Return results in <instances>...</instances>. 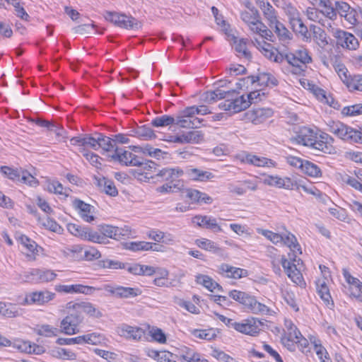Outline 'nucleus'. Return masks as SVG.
Returning a JSON list of instances; mask_svg holds the SVG:
<instances>
[{"mask_svg":"<svg viewBox=\"0 0 362 362\" xmlns=\"http://www.w3.org/2000/svg\"><path fill=\"white\" fill-rule=\"evenodd\" d=\"M211 113V111L209 110L208 107L206 105H200L199 107L197 106H190L185 108V114L187 115H193L194 116L197 114H200L202 115H207Z\"/></svg>","mask_w":362,"mask_h":362,"instance_id":"57","label":"nucleus"},{"mask_svg":"<svg viewBox=\"0 0 362 362\" xmlns=\"http://www.w3.org/2000/svg\"><path fill=\"white\" fill-rule=\"evenodd\" d=\"M346 85L350 90L362 91V75H354L349 76L346 81Z\"/></svg>","mask_w":362,"mask_h":362,"instance_id":"48","label":"nucleus"},{"mask_svg":"<svg viewBox=\"0 0 362 362\" xmlns=\"http://www.w3.org/2000/svg\"><path fill=\"white\" fill-rule=\"evenodd\" d=\"M88 228H83L74 223H69L67 225L68 230L74 235L81 238V239L85 238L86 230Z\"/></svg>","mask_w":362,"mask_h":362,"instance_id":"59","label":"nucleus"},{"mask_svg":"<svg viewBox=\"0 0 362 362\" xmlns=\"http://www.w3.org/2000/svg\"><path fill=\"white\" fill-rule=\"evenodd\" d=\"M40 274V269H32L30 272H25L23 274V279L27 282H35L38 283L40 279H38Z\"/></svg>","mask_w":362,"mask_h":362,"instance_id":"63","label":"nucleus"},{"mask_svg":"<svg viewBox=\"0 0 362 362\" xmlns=\"http://www.w3.org/2000/svg\"><path fill=\"white\" fill-rule=\"evenodd\" d=\"M259 233L262 234L267 239L274 244L281 243L283 240V235L279 233H274L268 230L258 229Z\"/></svg>","mask_w":362,"mask_h":362,"instance_id":"61","label":"nucleus"},{"mask_svg":"<svg viewBox=\"0 0 362 362\" xmlns=\"http://www.w3.org/2000/svg\"><path fill=\"white\" fill-rule=\"evenodd\" d=\"M37 334L46 337H52L54 336H57L58 334L62 333L61 330L53 327L51 325H42L39 327V328L37 330Z\"/></svg>","mask_w":362,"mask_h":362,"instance_id":"47","label":"nucleus"},{"mask_svg":"<svg viewBox=\"0 0 362 362\" xmlns=\"http://www.w3.org/2000/svg\"><path fill=\"white\" fill-rule=\"evenodd\" d=\"M156 173L154 177H160L162 180L170 181L171 183L177 182V180L184 174L183 170L180 168H165L162 170H156Z\"/></svg>","mask_w":362,"mask_h":362,"instance_id":"20","label":"nucleus"},{"mask_svg":"<svg viewBox=\"0 0 362 362\" xmlns=\"http://www.w3.org/2000/svg\"><path fill=\"white\" fill-rule=\"evenodd\" d=\"M99 230L106 239L110 238L115 240H119L122 237L127 236L130 232L128 227L119 228L105 224L99 226Z\"/></svg>","mask_w":362,"mask_h":362,"instance_id":"12","label":"nucleus"},{"mask_svg":"<svg viewBox=\"0 0 362 362\" xmlns=\"http://www.w3.org/2000/svg\"><path fill=\"white\" fill-rule=\"evenodd\" d=\"M226 35L227 40L234 46L235 50L244 57H247L249 55L247 51V40L245 38L238 39L234 35L231 34L230 32H228L227 28H226Z\"/></svg>","mask_w":362,"mask_h":362,"instance_id":"23","label":"nucleus"},{"mask_svg":"<svg viewBox=\"0 0 362 362\" xmlns=\"http://www.w3.org/2000/svg\"><path fill=\"white\" fill-rule=\"evenodd\" d=\"M268 21L270 23V27L274 29V32L278 36L279 40L283 45L288 43L291 40L292 34L288 30L283 23L276 19V15L274 16V20L269 19Z\"/></svg>","mask_w":362,"mask_h":362,"instance_id":"16","label":"nucleus"},{"mask_svg":"<svg viewBox=\"0 0 362 362\" xmlns=\"http://www.w3.org/2000/svg\"><path fill=\"white\" fill-rule=\"evenodd\" d=\"M185 134L186 143L198 144L204 139V134L201 131H189Z\"/></svg>","mask_w":362,"mask_h":362,"instance_id":"55","label":"nucleus"},{"mask_svg":"<svg viewBox=\"0 0 362 362\" xmlns=\"http://www.w3.org/2000/svg\"><path fill=\"white\" fill-rule=\"evenodd\" d=\"M135 134L138 138L143 140H148L156 137L153 131L150 127L145 125L139 127L135 130Z\"/></svg>","mask_w":362,"mask_h":362,"instance_id":"50","label":"nucleus"},{"mask_svg":"<svg viewBox=\"0 0 362 362\" xmlns=\"http://www.w3.org/2000/svg\"><path fill=\"white\" fill-rule=\"evenodd\" d=\"M264 322L255 317H250V336H255L264 327Z\"/></svg>","mask_w":362,"mask_h":362,"instance_id":"60","label":"nucleus"},{"mask_svg":"<svg viewBox=\"0 0 362 362\" xmlns=\"http://www.w3.org/2000/svg\"><path fill=\"white\" fill-rule=\"evenodd\" d=\"M317 290L319 296L322 298V300L329 305L331 302V304L333 305V301L332 300L331 295L329 293V288L325 281L319 279L317 283Z\"/></svg>","mask_w":362,"mask_h":362,"instance_id":"36","label":"nucleus"},{"mask_svg":"<svg viewBox=\"0 0 362 362\" xmlns=\"http://www.w3.org/2000/svg\"><path fill=\"white\" fill-rule=\"evenodd\" d=\"M250 312L255 314H267L269 308L264 304L258 302L254 297L250 296Z\"/></svg>","mask_w":362,"mask_h":362,"instance_id":"52","label":"nucleus"},{"mask_svg":"<svg viewBox=\"0 0 362 362\" xmlns=\"http://www.w3.org/2000/svg\"><path fill=\"white\" fill-rule=\"evenodd\" d=\"M196 244L197 246L203 250L211 252L214 254H217L219 255H222L221 248L218 247L217 245L208 239H198L196 240Z\"/></svg>","mask_w":362,"mask_h":362,"instance_id":"37","label":"nucleus"},{"mask_svg":"<svg viewBox=\"0 0 362 362\" xmlns=\"http://www.w3.org/2000/svg\"><path fill=\"white\" fill-rule=\"evenodd\" d=\"M256 4L262 11L264 17L269 19H274L275 9L267 0H255Z\"/></svg>","mask_w":362,"mask_h":362,"instance_id":"38","label":"nucleus"},{"mask_svg":"<svg viewBox=\"0 0 362 362\" xmlns=\"http://www.w3.org/2000/svg\"><path fill=\"white\" fill-rule=\"evenodd\" d=\"M272 115L273 111L270 108L253 107L250 112V121L255 124H262Z\"/></svg>","mask_w":362,"mask_h":362,"instance_id":"25","label":"nucleus"},{"mask_svg":"<svg viewBox=\"0 0 362 362\" xmlns=\"http://www.w3.org/2000/svg\"><path fill=\"white\" fill-rule=\"evenodd\" d=\"M71 310L60 323L61 332L68 335L79 332L78 327L83 320V315L81 313H78L75 309Z\"/></svg>","mask_w":362,"mask_h":362,"instance_id":"6","label":"nucleus"},{"mask_svg":"<svg viewBox=\"0 0 362 362\" xmlns=\"http://www.w3.org/2000/svg\"><path fill=\"white\" fill-rule=\"evenodd\" d=\"M111 158L125 165L134 166L136 164H133V163H136L139 157L130 151H122V148H116Z\"/></svg>","mask_w":362,"mask_h":362,"instance_id":"18","label":"nucleus"},{"mask_svg":"<svg viewBox=\"0 0 362 362\" xmlns=\"http://www.w3.org/2000/svg\"><path fill=\"white\" fill-rule=\"evenodd\" d=\"M180 356L187 362H208L206 359H201L198 353L187 346L180 349Z\"/></svg>","mask_w":362,"mask_h":362,"instance_id":"34","label":"nucleus"},{"mask_svg":"<svg viewBox=\"0 0 362 362\" xmlns=\"http://www.w3.org/2000/svg\"><path fill=\"white\" fill-rule=\"evenodd\" d=\"M68 309H75L79 313L83 315V313L90 315V316H95L98 318L102 317V313L96 310L95 308L90 303L80 302L74 303L69 302L66 305Z\"/></svg>","mask_w":362,"mask_h":362,"instance_id":"17","label":"nucleus"},{"mask_svg":"<svg viewBox=\"0 0 362 362\" xmlns=\"http://www.w3.org/2000/svg\"><path fill=\"white\" fill-rule=\"evenodd\" d=\"M264 182L269 185L279 188H284L289 190H300V189L302 188L304 191L308 192V189L305 186L288 177H279L278 176L269 175L264 178Z\"/></svg>","mask_w":362,"mask_h":362,"instance_id":"8","label":"nucleus"},{"mask_svg":"<svg viewBox=\"0 0 362 362\" xmlns=\"http://www.w3.org/2000/svg\"><path fill=\"white\" fill-rule=\"evenodd\" d=\"M310 30L312 32L313 40L317 44V45L320 48L325 49V47L329 44L327 40V35L325 31L320 27H318L315 25H310Z\"/></svg>","mask_w":362,"mask_h":362,"instance_id":"28","label":"nucleus"},{"mask_svg":"<svg viewBox=\"0 0 362 362\" xmlns=\"http://www.w3.org/2000/svg\"><path fill=\"white\" fill-rule=\"evenodd\" d=\"M186 196L192 202L205 204H210L212 202V198L208 196L206 194L199 192L197 189H187L186 191Z\"/></svg>","mask_w":362,"mask_h":362,"instance_id":"31","label":"nucleus"},{"mask_svg":"<svg viewBox=\"0 0 362 362\" xmlns=\"http://www.w3.org/2000/svg\"><path fill=\"white\" fill-rule=\"evenodd\" d=\"M74 206L76 209L79 210L81 218L86 222L90 223L95 219L94 216L90 215L93 206L88 204L85 203L81 199H75L74 201Z\"/></svg>","mask_w":362,"mask_h":362,"instance_id":"30","label":"nucleus"},{"mask_svg":"<svg viewBox=\"0 0 362 362\" xmlns=\"http://www.w3.org/2000/svg\"><path fill=\"white\" fill-rule=\"evenodd\" d=\"M301 171L302 173L313 177H318L322 175V172L317 165L306 160L303 163V167H302Z\"/></svg>","mask_w":362,"mask_h":362,"instance_id":"39","label":"nucleus"},{"mask_svg":"<svg viewBox=\"0 0 362 362\" xmlns=\"http://www.w3.org/2000/svg\"><path fill=\"white\" fill-rule=\"evenodd\" d=\"M334 36L337 39V45L349 50H356L359 44L356 37L350 33L341 30H337Z\"/></svg>","mask_w":362,"mask_h":362,"instance_id":"11","label":"nucleus"},{"mask_svg":"<svg viewBox=\"0 0 362 362\" xmlns=\"http://www.w3.org/2000/svg\"><path fill=\"white\" fill-rule=\"evenodd\" d=\"M1 172L8 179L20 182L31 187L38 185L37 180L29 172L22 168H12L8 166H2Z\"/></svg>","mask_w":362,"mask_h":362,"instance_id":"5","label":"nucleus"},{"mask_svg":"<svg viewBox=\"0 0 362 362\" xmlns=\"http://www.w3.org/2000/svg\"><path fill=\"white\" fill-rule=\"evenodd\" d=\"M23 310L17 305L7 303L5 308V317H16L23 315Z\"/></svg>","mask_w":362,"mask_h":362,"instance_id":"56","label":"nucleus"},{"mask_svg":"<svg viewBox=\"0 0 362 362\" xmlns=\"http://www.w3.org/2000/svg\"><path fill=\"white\" fill-rule=\"evenodd\" d=\"M42 225L46 228L55 232L60 233L62 227L52 218L47 217V218L42 222Z\"/></svg>","mask_w":362,"mask_h":362,"instance_id":"64","label":"nucleus"},{"mask_svg":"<svg viewBox=\"0 0 362 362\" xmlns=\"http://www.w3.org/2000/svg\"><path fill=\"white\" fill-rule=\"evenodd\" d=\"M18 240L27 249L28 252L25 253V255L28 259L29 261L35 260L39 252L36 243L25 235H21Z\"/></svg>","mask_w":362,"mask_h":362,"instance_id":"22","label":"nucleus"},{"mask_svg":"<svg viewBox=\"0 0 362 362\" xmlns=\"http://www.w3.org/2000/svg\"><path fill=\"white\" fill-rule=\"evenodd\" d=\"M98 150L101 148L106 152L115 151V143L112 138L98 133Z\"/></svg>","mask_w":362,"mask_h":362,"instance_id":"35","label":"nucleus"},{"mask_svg":"<svg viewBox=\"0 0 362 362\" xmlns=\"http://www.w3.org/2000/svg\"><path fill=\"white\" fill-rule=\"evenodd\" d=\"M282 242L284 245H287L293 252H298L299 254L302 253L300 246L298 243L296 238L293 234L288 233L286 235H283ZM289 256L290 260L286 258L281 259L282 267L291 281L297 285L301 286L303 283V279L300 269L297 268V264L298 265L303 262L300 259H296V256L294 253L292 255L289 254Z\"/></svg>","mask_w":362,"mask_h":362,"instance_id":"1","label":"nucleus"},{"mask_svg":"<svg viewBox=\"0 0 362 362\" xmlns=\"http://www.w3.org/2000/svg\"><path fill=\"white\" fill-rule=\"evenodd\" d=\"M54 352L56 357L64 360H74L76 358L74 353L63 348H58L57 350L54 351Z\"/></svg>","mask_w":362,"mask_h":362,"instance_id":"62","label":"nucleus"},{"mask_svg":"<svg viewBox=\"0 0 362 362\" xmlns=\"http://www.w3.org/2000/svg\"><path fill=\"white\" fill-rule=\"evenodd\" d=\"M292 26L293 30L300 34L303 37L308 39L310 38L307 26L304 25L302 20L300 18L293 19L292 21Z\"/></svg>","mask_w":362,"mask_h":362,"instance_id":"51","label":"nucleus"},{"mask_svg":"<svg viewBox=\"0 0 362 362\" xmlns=\"http://www.w3.org/2000/svg\"><path fill=\"white\" fill-rule=\"evenodd\" d=\"M55 294L47 291H35L26 295L24 303L28 305H43L54 298Z\"/></svg>","mask_w":362,"mask_h":362,"instance_id":"13","label":"nucleus"},{"mask_svg":"<svg viewBox=\"0 0 362 362\" xmlns=\"http://www.w3.org/2000/svg\"><path fill=\"white\" fill-rule=\"evenodd\" d=\"M343 275L349 284L350 296L358 301H362V283L358 279L352 276L345 269H343Z\"/></svg>","mask_w":362,"mask_h":362,"instance_id":"14","label":"nucleus"},{"mask_svg":"<svg viewBox=\"0 0 362 362\" xmlns=\"http://www.w3.org/2000/svg\"><path fill=\"white\" fill-rule=\"evenodd\" d=\"M196 278V281L198 284L203 285L206 288L211 292L216 289V286H219V284L213 281V279L209 276L199 274L197 276Z\"/></svg>","mask_w":362,"mask_h":362,"instance_id":"44","label":"nucleus"},{"mask_svg":"<svg viewBox=\"0 0 362 362\" xmlns=\"http://www.w3.org/2000/svg\"><path fill=\"white\" fill-rule=\"evenodd\" d=\"M328 131L339 139L350 143H356V130L337 121H330L328 124Z\"/></svg>","mask_w":362,"mask_h":362,"instance_id":"7","label":"nucleus"},{"mask_svg":"<svg viewBox=\"0 0 362 362\" xmlns=\"http://www.w3.org/2000/svg\"><path fill=\"white\" fill-rule=\"evenodd\" d=\"M95 290H100V288H96L95 287L83 286L81 284H76V285H62L60 286V291H64L65 293H83L86 295L92 294Z\"/></svg>","mask_w":362,"mask_h":362,"instance_id":"29","label":"nucleus"},{"mask_svg":"<svg viewBox=\"0 0 362 362\" xmlns=\"http://www.w3.org/2000/svg\"><path fill=\"white\" fill-rule=\"evenodd\" d=\"M250 82L252 85H257L259 86H269V74L265 72L258 73L257 74L250 75Z\"/></svg>","mask_w":362,"mask_h":362,"instance_id":"42","label":"nucleus"},{"mask_svg":"<svg viewBox=\"0 0 362 362\" xmlns=\"http://www.w3.org/2000/svg\"><path fill=\"white\" fill-rule=\"evenodd\" d=\"M133 164H136L135 166L139 168L136 170L139 175L145 174V177L146 178H153L154 176L151 175L148 176L149 172H156V163L152 160L144 159V158L139 157L136 163H133Z\"/></svg>","mask_w":362,"mask_h":362,"instance_id":"24","label":"nucleus"},{"mask_svg":"<svg viewBox=\"0 0 362 362\" xmlns=\"http://www.w3.org/2000/svg\"><path fill=\"white\" fill-rule=\"evenodd\" d=\"M286 330L281 337V342L289 351H295L294 341L301 334L296 326L291 321H285Z\"/></svg>","mask_w":362,"mask_h":362,"instance_id":"9","label":"nucleus"},{"mask_svg":"<svg viewBox=\"0 0 362 362\" xmlns=\"http://www.w3.org/2000/svg\"><path fill=\"white\" fill-rule=\"evenodd\" d=\"M193 223L199 226L210 229L214 232L221 230V227L216 223V220L207 216H196L193 218Z\"/></svg>","mask_w":362,"mask_h":362,"instance_id":"27","label":"nucleus"},{"mask_svg":"<svg viewBox=\"0 0 362 362\" xmlns=\"http://www.w3.org/2000/svg\"><path fill=\"white\" fill-rule=\"evenodd\" d=\"M186 174L190 179L202 182L214 177L211 173L204 171L198 168H187L186 170Z\"/></svg>","mask_w":362,"mask_h":362,"instance_id":"32","label":"nucleus"},{"mask_svg":"<svg viewBox=\"0 0 362 362\" xmlns=\"http://www.w3.org/2000/svg\"><path fill=\"white\" fill-rule=\"evenodd\" d=\"M107 292L119 298H134L141 294L139 288L124 287L122 286L105 285L103 288Z\"/></svg>","mask_w":362,"mask_h":362,"instance_id":"10","label":"nucleus"},{"mask_svg":"<svg viewBox=\"0 0 362 362\" xmlns=\"http://www.w3.org/2000/svg\"><path fill=\"white\" fill-rule=\"evenodd\" d=\"M313 93L317 98L321 102L328 104L330 107L334 109H338L339 107L338 102L335 101L332 97L327 96L326 92L323 89L319 87H315L313 88Z\"/></svg>","mask_w":362,"mask_h":362,"instance_id":"33","label":"nucleus"},{"mask_svg":"<svg viewBox=\"0 0 362 362\" xmlns=\"http://www.w3.org/2000/svg\"><path fill=\"white\" fill-rule=\"evenodd\" d=\"M176 119L175 117L164 115L160 117H157L151 121L152 126L155 127H163L174 124Z\"/></svg>","mask_w":362,"mask_h":362,"instance_id":"41","label":"nucleus"},{"mask_svg":"<svg viewBox=\"0 0 362 362\" xmlns=\"http://www.w3.org/2000/svg\"><path fill=\"white\" fill-rule=\"evenodd\" d=\"M185 109L179 112L175 117L176 119L175 124L182 128H197L202 119L194 117L193 115H187L185 114Z\"/></svg>","mask_w":362,"mask_h":362,"instance_id":"15","label":"nucleus"},{"mask_svg":"<svg viewBox=\"0 0 362 362\" xmlns=\"http://www.w3.org/2000/svg\"><path fill=\"white\" fill-rule=\"evenodd\" d=\"M84 235V240H88L93 243L99 244H107L109 243L108 240L106 239L105 236H103L102 234H99L97 232L91 230L89 228H87L86 233Z\"/></svg>","mask_w":362,"mask_h":362,"instance_id":"45","label":"nucleus"},{"mask_svg":"<svg viewBox=\"0 0 362 362\" xmlns=\"http://www.w3.org/2000/svg\"><path fill=\"white\" fill-rule=\"evenodd\" d=\"M250 164L258 167H274L275 162L265 157L250 155Z\"/></svg>","mask_w":362,"mask_h":362,"instance_id":"46","label":"nucleus"},{"mask_svg":"<svg viewBox=\"0 0 362 362\" xmlns=\"http://www.w3.org/2000/svg\"><path fill=\"white\" fill-rule=\"evenodd\" d=\"M263 46L267 48L261 47L263 49L262 54L269 60L281 64L285 59L286 62L293 66L300 67V63L297 58L296 54L291 52H279L272 45H266L262 43Z\"/></svg>","mask_w":362,"mask_h":362,"instance_id":"4","label":"nucleus"},{"mask_svg":"<svg viewBox=\"0 0 362 362\" xmlns=\"http://www.w3.org/2000/svg\"><path fill=\"white\" fill-rule=\"evenodd\" d=\"M83 344H89L92 345L100 344L105 341V337L99 333L93 332L81 336Z\"/></svg>","mask_w":362,"mask_h":362,"instance_id":"43","label":"nucleus"},{"mask_svg":"<svg viewBox=\"0 0 362 362\" xmlns=\"http://www.w3.org/2000/svg\"><path fill=\"white\" fill-rule=\"evenodd\" d=\"M214 91L217 95V100L225 99L224 102L218 105L219 108L223 110L236 113L249 107V93L243 94L240 97H234L235 90L224 91L218 88Z\"/></svg>","mask_w":362,"mask_h":362,"instance_id":"2","label":"nucleus"},{"mask_svg":"<svg viewBox=\"0 0 362 362\" xmlns=\"http://www.w3.org/2000/svg\"><path fill=\"white\" fill-rule=\"evenodd\" d=\"M192 334L197 338L210 341L216 337L214 329H194Z\"/></svg>","mask_w":362,"mask_h":362,"instance_id":"49","label":"nucleus"},{"mask_svg":"<svg viewBox=\"0 0 362 362\" xmlns=\"http://www.w3.org/2000/svg\"><path fill=\"white\" fill-rule=\"evenodd\" d=\"M94 179L95 185L100 191L104 192L111 197H115L118 194V191L112 180L107 179L105 177H95Z\"/></svg>","mask_w":362,"mask_h":362,"instance_id":"21","label":"nucleus"},{"mask_svg":"<svg viewBox=\"0 0 362 362\" xmlns=\"http://www.w3.org/2000/svg\"><path fill=\"white\" fill-rule=\"evenodd\" d=\"M317 139V134L311 129L305 127L300 129L296 137V140L299 144L310 147L315 144Z\"/></svg>","mask_w":362,"mask_h":362,"instance_id":"26","label":"nucleus"},{"mask_svg":"<svg viewBox=\"0 0 362 362\" xmlns=\"http://www.w3.org/2000/svg\"><path fill=\"white\" fill-rule=\"evenodd\" d=\"M98 133H95L93 135L85 134L83 140V147L90 148L93 150L98 151Z\"/></svg>","mask_w":362,"mask_h":362,"instance_id":"58","label":"nucleus"},{"mask_svg":"<svg viewBox=\"0 0 362 362\" xmlns=\"http://www.w3.org/2000/svg\"><path fill=\"white\" fill-rule=\"evenodd\" d=\"M117 26L126 29H138L140 28V23L132 16L123 14Z\"/></svg>","mask_w":362,"mask_h":362,"instance_id":"40","label":"nucleus"},{"mask_svg":"<svg viewBox=\"0 0 362 362\" xmlns=\"http://www.w3.org/2000/svg\"><path fill=\"white\" fill-rule=\"evenodd\" d=\"M118 333L121 337L127 339L139 341L144 335L143 329L138 327H132L128 325H123L118 329Z\"/></svg>","mask_w":362,"mask_h":362,"instance_id":"19","label":"nucleus"},{"mask_svg":"<svg viewBox=\"0 0 362 362\" xmlns=\"http://www.w3.org/2000/svg\"><path fill=\"white\" fill-rule=\"evenodd\" d=\"M149 334L152 337L153 341L158 342L160 344L166 343V335L161 329L156 327H153L149 330Z\"/></svg>","mask_w":362,"mask_h":362,"instance_id":"54","label":"nucleus"},{"mask_svg":"<svg viewBox=\"0 0 362 362\" xmlns=\"http://www.w3.org/2000/svg\"><path fill=\"white\" fill-rule=\"evenodd\" d=\"M250 30L255 35L252 39L250 37L251 42L262 54L263 49L261 47H263L262 43L271 45L266 40L274 42L272 32L261 21H250ZM264 47L267 48L265 46Z\"/></svg>","mask_w":362,"mask_h":362,"instance_id":"3","label":"nucleus"},{"mask_svg":"<svg viewBox=\"0 0 362 362\" xmlns=\"http://www.w3.org/2000/svg\"><path fill=\"white\" fill-rule=\"evenodd\" d=\"M311 147L322 153L328 154H331L335 151V148L332 145L322 140H318L317 139L315 140V144H313Z\"/></svg>","mask_w":362,"mask_h":362,"instance_id":"53","label":"nucleus"}]
</instances>
